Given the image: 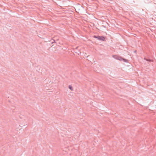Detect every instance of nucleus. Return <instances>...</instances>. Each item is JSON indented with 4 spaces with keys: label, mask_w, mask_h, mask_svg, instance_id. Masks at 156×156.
<instances>
[{
    "label": "nucleus",
    "mask_w": 156,
    "mask_h": 156,
    "mask_svg": "<svg viewBox=\"0 0 156 156\" xmlns=\"http://www.w3.org/2000/svg\"><path fill=\"white\" fill-rule=\"evenodd\" d=\"M94 37L97 38L99 40L102 41H105V38L103 36H94Z\"/></svg>",
    "instance_id": "nucleus-1"
},
{
    "label": "nucleus",
    "mask_w": 156,
    "mask_h": 156,
    "mask_svg": "<svg viewBox=\"0 0 156 156\" xmlns=\"http://www.w3.org/2000/svg\"><path fill=\"white\" fill-rule=\"evenodd\" d=\"M113 57L115 59L119 60L122 61V60L123 58L120 56H118L116 55H114Z\"/></svg>",
    "instance_id": "nucleus-2"
},
{
    "label": "nucleus",
    "mask_w": 156,
    "mask_h": 156,
    "mask_svg": "<svg viewBox=\"0 0 156 156\" xmlns=\"http://www.w3.org/2000/svg\"><path fill=\"white\" fill-rule=\"evenodd\" d=\"M144 59L145 60H146L147 61H149V62L153 61V60H152L150 59H148L145 58H144Z\"/></svg>",
    "instance_id": "nucleus-3"
},
{
    "label": "nucleus",
    "mask_w": 156,
    "mask_h": 156,
    "mask_svg": "<svg viewBox=\"0 0 156 156\" xmlns=\"http://www.w3.org/2000/svg\"><path fill=\"white\" fill-rule=\"evenodd\" d=\"M69 88L71 90H73V87L71 85H69Z\"/></svg>",
    "instance_id": "nucleus-4"
},
{
    "label": "nucleus",
    "mask_w": 156,
    "mask_h": 156,
    "mask_svg": "<svg viewBox=\"0 0 156 156\" xmlns=\"http://www.w3.org/2000/svg\"><path fill=\"white\" fill-rule=\"evenodd\" d=\"M122 60H123L124 62H127V60L123 58Z\"/></svg>",
    "instance_id": "nucleus-5"
},
{
    "label": "nucleus",
    "mask_w": 156,
    "mask_h": 156,
    "mask_svg": "<svg viewBox=\"0 0 156 156\" xmlns=\"http://www.w3.org/2000/svg\"><path fill=\"white\" fill-rule=\"evenodd\" d=\"M53 41H54L55 42V40H53Z\"/></svg>",
    "instance_id": "nucleus-6"
}]
</instances>
